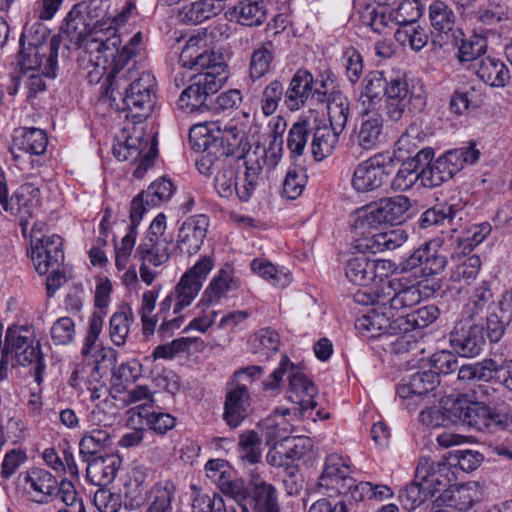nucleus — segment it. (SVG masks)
Listing matches in <instances>:
<instances>
[{
	"label": "nucleus",
	"instance_id": "f257e3e1",
	"mask_svg": "<svg viewBox=\"0 0 512 512\" xmlns=\"http://www.w3.org/2000/svg\"><path fill=\"white\" fill-rule=\"evenodd\" d=\"M119 70V75L124 72L123 78L118 79L114 70L109 78L112 101L122 100L123 110L128 111L126 117L142 122L155 106L156 79L149 71H139L137 62Z\"/></svg>",
	"mask_w": 512,
	"mask_h": 512
},
{
	"label": "nucleus",
	"instance_id": "f03ea898",
	"mask_svg": "<svg viewBox=\"0 0 512 512\" xmlns=\"http://www.w3.org/2000/svg\"><path fill=\"white\" fill-rule=\"evenodd\" d=\"M119 70V75L124 72L123 78L118 79L114 70L109 78L112 101L122 100L123 110L128 111L126 117L142 122L155 106L156 79L149 71H139L137 62Z\"/></svg>",
	"mask_w": 512,
	"mask_h": 512
},
{
	"label": "nucleus",
	"instance_id": "7ed1b4c3",
	"mask_svg": "<svg viewBox=\"0 0 512 512\" xmlns=\"http://www.w3.org/2000/svg\"><path fill=\"white\" fill-rule=\"evenodd\" d=\"M198 136L201 142L193 143V147H203L201 155L209 154L212 158L241 159L250 150L244 125L234 119L228 122L212 121L195 125L190 129V142Z\"/></svg>",
	"mask_w": 512,
	"mask_h": 512
},
{
	"label": "nucleus",
	"instance_id": "20e7f679",
	"mask_svg": "<svg viewBox=\"0 0 512 512\" xmlns=\"http://www.w3.org/2000/svg\"><path fill=\"white\" fill-rule=\"evenodd\" d=\"M23 331L28 330L23 327H9L6 331L0 359V381L6 380L10 370L17 365L31 364H35L36 379L40 381V374L45 369L40 344L35 343L33 338L23 335Z\"/></svg>",
	"mask_w": 512,
	"mask_h": 512
},
{
	"label": "nucleus",
	"instance_id": "39448f33",
	"mask_svg": "<svg viewBox=\"0 0 512 512\" xmlns=\"http://www.w3.org/2000/svg\"><path fill=\"white\" fill-rule=\"evenodd\" d=\"M179 61L183 67L198 71L194 76L217 78L220 80V86L227 80L226 65L221 54L210 46L206 32L189 38L181 51Z\"/></svg>",
	"mask_w": 512,
	"mask_h": 512
},
{
	"label": "nucleus",
	"instance_id": "423d86ee",
	"mask_svg": "<svg viewBox=\"0 0 512 512\" xmlns=\"http://www.w3.org/2000/svg\"><path fill=\"white\" fill-rule=\"evenodd\" d=\"M264 373L261 366L241 368L233 373L227 384L223 420L232 429L241 425L249 413L251 396L249 386Z\"/></svg>",
	"mask_w": 512,
	"mask_h": 512
},
{
	"label": "nucleus",
	"instance_id": "0eeeda50",
	"mask_svg": "<svg viewBox=\"0 0 512 512\" xmlns=\"http://www.w3.org/2000/svg\"><path fill=\"white\" fill-rule=\"evenodd\" d=\"M113 145V154L119 161H140L134 171L137 178L143 177L152 166L157 155V143L155 138L147 134L143 126L133 125L131 129H124L121 135L116 137Z\"/></svg>",
	"mask_w": 512,
	"mask_h": 512
},
{
	"label": "nucleus",
	"instance_id": "6e6552de",
	"mask_svg": "<svg viewBox=\"0 0 512 512\" xmlns=\"http://www.w3.org/2000/svg\"><path fill=\"white\" fill-rule=\"evenodd\" d=\"M122 44L119 35L105 37V39L90 40L87 43L85 53L89 54V66L91 69L87 72V80L90 84H98L103 76L106 75L103 84V93L112 101V92L110 91V75L114 68V60L117 56L118 48Z\"/></svg>",
	"mask_w": 512,
	"mask_h": 512
},
{
	"label": "nucleus",
	"instance_id": "1a4fd4ad",
	"mask_svg": "<svg viewBox=\"0 0 512 512\" xmlns=\"http://www.w3.org/2000/svg\"><path fill=\"white\" fill-rule=\"evenodd\" d=\"M376 305L389 309L390 313L402 312L412 308L421 301V291L418 285L409 284L406 279L387 280L377 286L375 292Z\"/></svg>",
	"mask_w": 512,
	"mask_h": 512
},
{
	"label": "nucleus",
	"instance_id": "9d476101",
	"mask_svg": "<svg viewBox=\"0 0 512 512\" xmlns=\"http://www.w3.org/2000/svg\"><path fill=\"white\" fill-rule=\"evenodd\" d=\"M213 267V257L204 256L182 275L172 291L176 297L173 314L182 313L192 304Z\"/></svg>",
	"mask_w": 512,
	"mask_h": 512
},
{
	"label": "nucleus",
	"instance_id": "9b49d317",
	"mask_svg": "<svg viewBox=\"0 0 512 512\" xmlns=\"http://www.w3.org/2000/svg\"><path fill=\"white\" fill-rule=\"evenodd\" d=\"M384 96L387 98V116L394 122H398L406 110L421 112L426 105V98L411 93L406 80L399 76L388 78Z\"/></svg>",
	"mask_w": 512,
	"mask_h": 512
},
{
	"label": "nucleus",
	"instance_id": "f8f14e48",
	"mask_svg": "<svg viewBox=\"0 0 512 512\" xmlns=\"http://www.w3.org/2000/svg\"><path fill=\"white\" fill-rule=\"evenodd\" d=\"M410 207V200L406 196L383 198L362 208L359 218L362 224L370 227L386 223L398 225L406 220Z\"/></svg>",
	"mask_w": 512,
	"mask_h": 512
},
{
	"label": "nucleus",
	"instance_id": "ddd939ff",
	"mask_svg": "<svg viewBox=\"0 0 512 512\" xmlns=\"http://www.w3.org/2000/svg\"><path fill=\"white\" fill-rule=\"evenodd\" d=\"M0 204L7 212L22 215L20 224L25 231L27 219L33 216L40 204V189L33 183H24L9 197L7 183L5 179H0Z\"/></svg>",
	"mask_w": 512,
	"mask_h": 512
},
{
	"label": "nucleus",
	"instance_id": "4468645a",
	"mask_svg": "<svg viewBox=\"0 0 512 512\" xmlns=\"http://www.w3.org/2000/svg\"><path fill=\"white\" fill-rule=\"evenodd\" d=\"M198 171L206 176L215 174L214 187L223 198L237 195L239 182L237 171L233 168L232 160L212 158L209 154L200 155L196 160Z\"/></svg>",
	"mask_w": 512,
	"mask_h": 512
},
{
	"label": "nucleus",
	"instance_id": "2eb2a0df",
	"mask_svg": "<svg viewBox=\"0 0 512 512\" xmlns=\"http://www.w3.org/2000/svg\"><path fill=\"white\" fill-rule=\"evenodd\" d=\"M393 170L392 161L382 155H375L360 163L354 170L352 186L357 192L365 193L382 187Z\"/></svg>",
	"mask_w": 512,
	"mask_h": 512
},
{
	"label": "nucleus",
	"instance_id": "dca6fc26",
	"mask_svg": "<svg viewBox=\"0 0 512 512\" xmlns=\"http://www.w3.org/2000/svg\"><path fill=\"white\" fill-rule=\"evenodd\" d=\"M222 86L217 78L208 79L191 76V84L182 91L178 106L185 113H202L209 109L208 98L217 93Z\"/></svg>",
	"mask_w": 512,
	"mask_h": 512
},
{
	"label": "nucleus",
	"instance_id": "f3484780",
	"mask_svg": "<svg viewBox=\"0 0 512 512\" xmlns=\"http://www.w3.org/2000/svg\"><path fill=\"white\" fill-rule=\"evenodd\" d=\"M415 472L416 479L423 481L433 497L438 492H445L456 481L448 459L435 462L429 457H420Z\"/></svg>",
	"mask_w": 512,
	"mask_h": 512
},
{
	"label": "nucleus",
	"instance_id": "a211bd4d",
	"mask_svg": "<svg viewBox=\"0 0 512 512\" xmlns=\"http://www.w3.org/2000/svg\"><path fill=\"white\" fill-rule=\"evenodd\" d=\"M397 324L398 315L396 316L395 313H390L389 309L377 305L376 308L357 318L355 328L361 336L372 339L382 336H397L402 333Z\"/></svg>",
	"mask_w": 512,
	"mask_h": 512
},
{
	"label": "nucleus",
	"instance_id": "6ab92c4d",
	"mask_svg": "<svg viewBox=\"0 0 512 512\" xmlns=\"http://www.w3.org/2000/svg\"><path fill=\"white\" fill-rule=\"evenodd\" d=\"M22 48L18 54V65L21 72L35 71L42 69V73L47 78L54 79L57 76V70L60 64L61 55L57 54V49L48 46L29 47L21 45Z\"/></svg>",
	"mask_w": 512,
	"mask_h": 512
},
{
	"label": "nucleus",
	"instance_id": "aec40b11",
	"mask_svg": "<svg viewBox=\"0 0 512 512\" xmlns=\"http://www.w3.org/2000/svg\"><path fill=\"white\" fill-rule=\"evenodd\" d=\"M317 82L310 72L307 70H298L292 79L289 86L285 91L284 104L290 111H296L302 108L310 96H317L318 101H323L326 96V91L321 88L325 87L324 81L320 82V87H317Z\"/></svg>",
	"mask_w": 512,
	"mask_h": 512
},
{
	"label": "nucleus",
	"instance_id": "412c9836",
	"mask_svg": "<svg viewBox=\"0 0 512 512\" xmlns=\"http://www.w3.org/2000/svg\"><path fill=\"white\" fill-rule=\"evenodd\" d=\"M30 243L31 249L28 253L39 274L45 275L50 269L59 268L64 259L60 236L54 234L45 239L30 240Z\"/></svg>",
	"mask_w": 512,
	"mask_h": 512
},
{
	"label": "nucleus",
	"instance_id": "4be33fe9",
	"mask_svg": "<svg viewBox=\"0 0 512 512\" xmlns=\"http://www.w3.org/2000/svg\"><path fill=\"white\" fill-rule=\"evenodd\" d=\"M449 342L462 357H475L485 345L483 327L468 320L460 321L450 333Z\"/></svg>",
	"mask_w": 512,
	"mask_h": 512
},
{
	"label": "nucleus",
	"instance_id": "5701e85b",
	"mask_svg": "<svg viewBox=\"0 0 512 512\" xmlns=\"http://www.w3.org/2000/svg\"><path fill=\"white\" fill-rule=\"evenodd\" d=\"M353 485L350 468L338 454L326 458L324 470L319 478V486L336 494H348Z\"/></svg>",
	"mask_w": 512,
	"mask_h": 512
},
{
	"label": "nucleus",
	"instance_id": "b1692460",
	"mask_svg": "<svg viewBox=\"0 0 512 512\" xmlns=\"http://www.w3.org/2000/svg\"><path fill=\"white\" fill-rule=\"evenodd\" d=\"M209 227V219L205 215L187 218L180 226L177 235V248L183 254L197 253L204 243Z\"/></svg>",
	"mask_w": 512,
	"mask_h": 512
},
{
	"label": "nucleus",
	"instance_id": "393cba45",
	"mask_svg": "<svg viewBox=\"0 0 512 512\" xmlns=\"http://www.w3.org/2000/svg\"><path fill=\"white\" fill-rule=\"evenodd\" d=\"M79 8V3L73 6L65 18L61 31L70 41L75 49L86 50L87 43L90 40L105 39L102 35H97L87 22L85 16Z\"/></svg>",
	"mask_w": 512,
	"mask_h": 512
},
{
	"label": "nucleus",
	"instance_id": "a878e982",
	"mask_svg": "<svg viewBox=\"0 0 512 512\" xmlns=\"http://www.w3.org/2000/svg\"><path fill=\"white\" fill-rule=\"evenodd\" d=\"M288 380L289 388L287 397L290 402L298 405V411L305 416L308 410H313L317 406L314 400L317 394V388L314 383L297 368L288 376Z\"/></svg>",
	"mask_w": 512,
	"mask_h": 512
},
{
	"label": "nucleus",
	"instance_id": "bb28decb",
	"mask_svg": "<svg viewBox=\"0 0 512 512\" xmlns=\"http://www.w3.org/2000/svg\"><path fill=\"white\" fill-rule=\"evenodd\" d=\"M25 491L31 495L36 503H46L57 489L56 478L47 470L33 468L23 475Z\"/></svg>",
	"mask_w": 512,
	"mask_h": 512
},
{
	"label": "nucleus",
	"instance_id": "cd10ccee",
	"mask_svg": "<svg viewBox=\"0 0 512 512\" xmlns=\"http://www.w3.org/2000/svg\"><path fill=\"white\" fill-rule=\"evenodd\" d=\"M48 138L39 128H20L13 137L10 153L14 160L21 158L20 152L41 155L46 151Z\"/></svg>",
	"mask_w": 512,
	"mask_h": 512
},
{
	"label": "nucleus",
	"instance_id": "c85d7f7f",
	"mask_svg": "<svg viewBox=\"0 0 512 512\" xmlns=\"http://www.w3.org/2000/svg\"><path fill=\"white\" fill-rule=\"evenodd\" d=\"M21 45L29 47L48 46L57 49V54L61 55L60 61L67 63L71 57V46L68 43H63L60 35H54L49 38L48 29L40 23L32 25L26 29L20 39Z\"/></svg>",
	"mask_w": 512,
	"mask_h": 512
},
{
	"label": "nucleus",
	"instance_id": "c756f323",
	"mask_svg": "<svg viewBox=\"0 0 512 512\" xmlns=\"http://www.w3.org/2000/svg\"><path fill=\"white\" fill-rule=\"evenodd\" d=\"M383 131V119L377 113H365L355 126L351 140L363 150L374 149L380 142Z\"/></svg>",
	"mask_w": 512,
	"mask_h": 512
},
{
	"label": "nucleus",
	"instance_id": "7c9ffc66",
	"mask_svg": "<svg viewBox=\"0 0 512 512\" xmlns=\"http://www.w3.org/2000/svg\"><path fill=\"white\" fill-rule=\"evenodd\" d=\"M312 128L311 153L316 161H322L333 154L342 132H337L328 124L317 119L312 120Z\"/></svg>",
	"mask_w": 512,
	"mask_h": 512
},
{
	"label": "nucleus",
	"instance_id": "2f4dec72",
	"mask_svg": "<svg viewBox=\"0 0 512 512\" xmlns=\"http://www.w3.org/2000/svg\"><path fill=\"white\" fill-rule=\"evenodd\" d=\"M439 383L436 371H418L399 384L397 394L402 399H418L433 391Z\"/></svg>",
	"mask_w": 512,
	"mask_h": 512
},
{
	"label": "nucleus",
	"instance_id": "473e14b6",
	"mask_svg": "<svg viewBox=\"0 0 512 512\" xmlns=\"http://www.w3.org/2000/svg\"><path fill=\"white\" fill-rule=\"evenodd\" d=\"M86 474L89 482L96 486H106L116 477L120 467V458L115 455L85 458Z\"/></svg>",
	"mask_w": 512,
	"mask_h": 512
},
{
	"label": "nucleus",
	"instance_id": "72a5a7b5",
	"mask_svg": "<svg viewBox=\"0 0 512 512\" xmlns=\"http://www.w3.org/2000/svg\"><path fill=\"white\" fill-rule=\"evenodd\" d=\"M464 209V203L458 195L451 196L448 200L437 203L432 208L426 210L419 219L421 228L426 229L433 225L452 221L460 215Z\"/></svg>",
	"mask_w": 512,
	"mask_h": 512
},
{
	"label": "nucleus",
	"instance_id": "f704fd0d",
	"mask_svg": "<svg viewBox=\"0 0 512 512\" xmlns=\"http://www.w3.org/2000/svg\"><path fill=\"white\" fill-rule=\"evenodd\" d=\"M250 497L254 512H281L277 491L272 484L252 474L250 480Z\"/></svg>",
	"mask_w": 512,
	"mask_h": 512
},
{
	"label": "nucleus",
	"instance_id": "c9c22d12",
	"mask_svg": "<svg viewBox=\"0 0 512 512\" xmlns=\"http://www.w3.org/2000/svg\"><path fill=\"white\" fill-rule=\"evenodd\" d=\"M476 75L491 87H504L510 80V72L503 61L494 57H483L473 64Z\"/></svg>",
	"mask_w": 512,
	"mask_h": 512
},
{
	"label": "nucleus",
	"instance_id": "e433bc0d",
	"mask_svg": "<svg viewBox=\"0 0 512 512\" xmlns=\"http://www.w3.org/2000/svg\"><path fill=\"white\" fill-rule=\"evenodd\" d=\"M174 185L170 179L161 177L154 181L145 191L139 193L131 202L132 207L136 202L140 206V215H144L147 207L159 206L167 201L174 193Z\"/></svg>",
	"mask_w": 512,
	"mask_h": 512
},
{
	"label": "nucleus",
	"instance_id": "4c0bfd02",
	"mask_svg": "<svg viewBox=\"0 0 512 512\" xmlns=\"http://www.w3.org/2000/svg\"><path fill=\"white\" fill-rule=\"evenodd\" d=\"M131 411L145 421L146 426L159 435H164L176 425V418L162 411L158 405L149 408L147 403L136 406Z\"/></svg>",
	"mask_w": 512,
	"mask_h": 512
},
{
	"label": "nucleus",
	"instance_id": "58836bf2",
	"mask_svg": "<svg viewBox=\"0 0 512 512\" xmlns=\"http://www.w3.org/2000/svg\"><path fill=\"white\" fill-rule=\"evenodd\" d=\"M238 288V279L227 270L221 269L204 290L199 306L217 304L228 292Z\"/></svg>",
	"mask_w": 512,
	"mask_h": 512
},
{
	"label": "nucleus",
	"instance_id": "ea45409f",
	"mask_svg": "<svg viewBox=\"0 0 512 512\" xmlns=\"http://www.w3.org/2000/svg\"><path fill=\"white\" fill-rule=\"evenodd\" d=\"M289 413V409L277 408L273 415L260 422L259 427L268 446L274 448L278 441L287 439L291 432V425L284 416Z\"/></svg>",
	"mask_w": 512,
	"mask_h": 512
},
{
	"label": "nucleus",
	"instance_id": "a19ab883",
	"mask_svg": "<svg viewBox=\"0 0 512 512\" xmlns=\"http://www.w3.org/2000/svg\"><path fill=\"white\" fill-rule=\"evenodd\" d=\"M140 206L135 202L130 207V225L127 234L123 237L121 244L115 243V264L119 270L127 267L129 257L134 249L137 238V227L142 219Z\"/></svg>",
	"mask_w": 512,
	"mask_h": 512
},
{
	"label": "nucleus",
	"instance_id": "79ce46f5",
	"mask_svg": "<svg viewBox=\"0 0 512 512\" xmlns=\"http://www.w3.org/2000/svg\"><path fill=\"white\" fill-rule=\"evenodd\" d=\"M79 8L96 36L109 37V6L106 0L83 1L79 3Z\"/></svg>",
	"mask_w": 512,
	"mask_h": 512
},
{
	"label": "nucleus",
	"instance_id": "37998d69",
	"mask_svg": "<svg viewBox=\"0 0 512 512\" xmlns=\"http://www.w3.org/2000/svg\"><path fill=\"white\" fill-rule=\"evenodd\" d=\"M490 406L479 405L475 403L465 404L462 402H455L451 409L450 414L465 425L477 429L487 428L488 416Z\"/></svg>",
	"mask_w": 512,
	"mask_h": 512
},
{
	"label": "nucleus",
	"instance_id": "c03bdc74",
	"mask_svg": "<svg viewBox=\"0 0 512 512\" xmlns=\"http://www.w3.org/2000/svg\"><path fill=\"white\" fill-rule=\"evenodd\" d=\"M170 241L166 238H144L136 249L135 258L160 266L170 258Z\"/></svg>",
	"mask_w": 512,
	"mask_h": 512
},
{
	"label": "nucleus",
	"instance_id": "a18cd8bd",
	"mask_svg": "<svg viewBox=\"0 0 512 512\" xmlns=\"http://www.w3.org/2000/svg\"><path fill=\"white\" fill-rule=\"evenodd\" d=\"M263 164V158H250L245 161V171L237 190V197L241 201H248L257 187L263 183Z\"/></svg>",
	"mask_w": 512,
	"mask_h": 512
},
{
	"label": "nucleus",
	"instance_id": "49530a36",
	"mask_svg": "<svg viewBox=\"0 0 512 512\" xmlns=\"http://www.w3.org/2000/svg\"><path fill=\"white\" fill-rule=\"evenodd\" d=\"M440 315L436 305H426L407 314L398 315V329L408 333L414 329H421L432 324Z\"/></svg>",
	"mask_w": 512,
	"mask_h": 512
},
{
	"label": "nucleus",
	"instance_id": "de8ad7c7",
	"mask_svg": "<svg viewBox=\"0 0 512 512\" xmlns=\"http://www.w3.org/2000/svg\"><path fill=\"white\" fill-rule=\"evenodd\" d=\"M231 18L244 26H259L266 19L263 1L242 0L230 11Z\"/></svg>",
	"mask_w": 512,
	"mask_h": 512
},
{
	"label": "nucleus",
	"instance_id": "09e8293b",
	"mask_svg": "<svg viewBox=\"0 0 512 512\" xmlns=\"http://www.w3.org/2000/svg\"><path fill=\"white\" fill-rule=\"evenodd\" d=\"M279 334L271 328H262L249 339L250 352L261 360H269L279 349Z\"/></svg>",
	"mask_w": 512,
	"mask_h": 512
},
{
	"label": "nucleus",
	"instance_id": "8fccbe9b",
	"mask_svg": "<svg viewBox=\"0 0 512 512\" xmlns=\"http://www.w3.org/2000/svg\"><path fill=\"white\" fill-rule=\"evenodd\" d=\"M134 321L132 309L123 305L114 312L109 321V337L112 343L118 347L124 346Z\"/></svg>",
	"mask_w": 512,
	"mask_h": 512
},
{
	"label": "nucleus",
	"instance_id": "3c124183",
	"mask_svg": "<svg viewBox=\"0 0 512 512\" xmlns=\"http://www.w3.org/2000/svg\"><path fill=\"white\" fill-rule=\"evenodd\" d=\"M492 306H494V301L490 284L487 281H482L472 289L464 306V313L472 320L480 314L488 312Z\"/></svg>",
	"mask_w": 512,
	"mask_h": 512
},
{
	"label": "nucleus",
	"instance_id": "603ef678",
	"mask_svg": "<svg viewBox=\"0 0 512 512\" xmlns=\"http://www.w3.org/2000/svg\"><path fill=\"white\" fill-rule=\"evenodd\" d=\"M274 44L272 41L260 43L252 52L249 64V76L253 81L265 76L274 59Z\"/></svg>",
	"mask_w": 512,
	"mask_h": 512
},
{
	"label": "nucleus",
	"instance_id": "864d4df0",
	"mask_svg": "<svg viewBox=\"0 0 512 512\" xmlns=\"http://www.w3.org/2000/svg\"><path fill=\"white\" fill-rule=\"evenodd\" d=\"M312 120L299 119L291 126L287 137V148L292 158L304 154L307 143L312 138Z\"/></svg>",
	"mask_w": 512,
	"mask_h": 512
},
{
	"label": "nucleus",
	"instance_id": "5fc2aeb1",
	"mask_svg": "<svg viewBox=\"0 0 512 512\" xmlns=\"http://www.w3.org/2000/svg\"><path fill=\"white\" fill-rule=\"evenodd\" d=\"M480 157V151L475 148V143L447 151L440 158L451 172L452 176L463 169L465 164H474Z\"/></svg>",
	"mask_w": 512,
	"mask_h": 512
},
{
	"label": "nucleus",
	"instance_id": "6e6d98bb",
	"mask_svg": "<svg viewBox=\"0 0 512 512\" xmlns=\"http://www.w3.org/2000/svg\"><path fill=\"white\" fill-rule=\"evenodd\" d=\"M394 38L401 46L420 51L427 45L429 33L427 29L416 23H408L395 30Z\"/></svg>",
	"mask_w": 512,
	"mask_h": 512
},
{
	"label": "nucleus",
	"instance_id": "4d7b16f0",
	"mask_svg": "<svg viewBox=\"0 0 512 512\" xmlns=\"http://www.w3.org/2000/svg\"><path fill=\"white\" fill-rule=\"evenodd\" d=\"M327 110L330 124L337 132H343L350 113L349 101L341 92L332 93L328 98Z\"/></svg>",
	"mask_w": 512,
	"mask_h": 512
},
{
	"label": "nucleus",
	"instance_id": "13d9d810",
	"mask_svg": "<svg viewBox=\"0 0 512 512\" xmlns=\"http://www.w3.org/2000/svg\"><path fill=\"white\" fill-rule=\"evenodd\" d=\"M374 266L371 259L362 254L347 261L345 275L351 283L367 286L371 283Z\"/></svg>",
	"mask_w": 512,
	"mask_h": 512
},
{
	"label": "nucleus",
	"instance_id": "bf43d9fd",
	"mask_svg": "<svg viewBox=\"0 0 512 512\" xmlns=\"http://www.w3.org/2000/svg\"><path fill=\"white\" fill-rule=\"evenodd\" d=\"M407 240V234L402 229H392L373 234L368 239L367 247L373 253L392 251L401 247Z\"/></svg>",
	"mask_w": 512,
	"mask_h": 512
},
{
	"label": "nucleus",
	"instance_id": "052dcab7",
	"mask_svg": "<svg viewBox=\"0 0 512 512\" xmlns=\"http://www.w3.org/2000/svg\"><path fill=\"white\" fill-rule=\"evenodd\" d=\"M175 491V484L170 480L156 483L150 490L152 501L146 512H170Z\"/></svg>",
	"mask_w": 512,
	"mask_h": 512
},
{
	"label": "nucleus",
	"instance_id": "680f3d73",
	"mask_svg": "<svg viewBox=\"0 0 512 512\" xmlns=\"http://www.w3.org/2000/svg\"><path fill=\"white\" fill-rule=\"evenodd\" d=\"M431 26L440 33H448L455 23V14L449 5L442 0H435L429 6Z\"/></svg>",
	"mask_w": 512,
	"mask_h": 512
},
{
	"label": "nucleus",
	"instance_id": "e2e57ef3",
	"mask_svg": "<svg viewBox=\"0 0 512 512\" xmlns=\"http://www.w3.org/2000/svg\"><path fill=\"white\" fill-rule=\"evenodd\" d=\"M429 489L420 479H414L412 483L407 485L400 491L399 500L404 509L412 511L419 507L425 500L432 498Z\"/></svg>",
	"mask_w": 512,
	"mask_h": 512
},
{
	"label": "nucleus",
	"instance_id": "0e129e2a",
	"mask_svg": "<svg viewBox=\"0 0 512 512\" xmlns=\"http://www.w3.org/2000/svg\"><path fill=\"white\" fill-rule=\"evenodd\" d=\"M221 10L222 5L215 0H199L184 9L183 20L191 24H199L217 15Z\"/></svg>",
	"mask_w": 512,
	"mask_h": 512
},
{
	"label": "nucleus",
	"instance_id": "69168bd1",
	"mask_svg": "<svg viewBox=\"0 0 512 512\" xmlns=\"http://www.w3.org/2000/svg\"><path fill=\"white\" fill-rule=\"evenodd\" d=\"M458 263L452 269L450 279L453 283H465L470 285L480 271L481 260L477 255H471L461 259L458 257Z\"/></svg>",
	"mask_w": 512,
	"mask_h": 512
},
{
	"label": "nucleus",
	"instance_id": "338daca9",
	"mask_svg": "<svg viewBox=\"0 0 512 512\" xmlns=\"http://www.w3.org/2000/svg\"><path fill=\"white\" fill-rule=\"evenodd\" d=\"M362 20L364 24L369 25L374 32L379 34H389L394 25L391 10L388 11L386 7L375 9L367 6L362 13Z\"/></svg>",
	"mask_w": 512,
	"mask_h": 512
},
{
	"label": "nucleus",
	"instance_id": "774afa93",
	"mask_svg": "<svg viewBox=\"0 0 512 512\" xmlns=\"http://www.w3.org/2000/svg\"><path fill=\"white\" fill-rule=\"evenodd\" d=\"M262 440L253 430L244 431L239 435L241 459L249 464L259 463L262 457Z\"/></svg>",
	"mask_w": 512,
	"mask_h": 512
}]
</instances>
